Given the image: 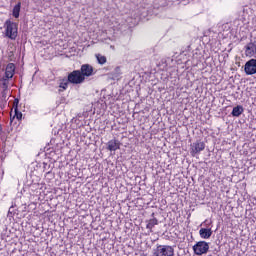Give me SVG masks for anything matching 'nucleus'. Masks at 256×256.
Masks as SVG:
<instances>
[{
	"label": "nucleus",
	"mask_w": 256,
	"mask_h": 256,
	"mask_svg": "<svg viewBox=\"0 0 256 256\" xmlns=\"http://www.w3.org/2000/svg\"><path fill=\"white\" fill-rule=\"evenodd\" d=\"M16 67L13 63H9L6 68L4 75H0V90L3 93H9L11 86V80L15 75Z\"/></svg>",
	"instance_id": "1"
},
{
	"label": "nucleus",
	"mask_w": 256,
	"mask_h": 256,
	"mask_svg": "<svg viewBox=\"0 0 256 256\" xmlns=\"http://www.w3.org/2000/svg\"><path fill=\"white\" fill-rule=\"evenodd\" d=\"M5 36L11 40H15L18 36V24L12 22V20H6L5 24Z\"/></svg>",
	"instance_id": "2"
},
{
	"label": "nucleus",
	"mask_w": 256,
	"mask_h": 256,
	"mask_svg": "<svg viewBox=\"0 0 256 256\" xmlns=\"http://www.w3.org/2000/svg\"><path fill=\"white\" fill-rule=\"evenodd\" d=\"M210 249L209 243L206 241H199L193 246L194 254L202 256L207 254Z\"/></svg>",
	"instance_id": "3"
},
{
	"label": "nucleus",
	"mask_w": 256,
	"mask_h": 256,
	"mask_svg": "<svg viewBox=\"0 0 256 256\" xmlns=\"http://www.w3.org/2000/svg\"><path fill=\"white\" fill-rule=\"evenodd\" d=\"M153 256H174V249L169 245H159Z\"/></svg>",
	"instance_id": "4"
},
{
	"label": "nucleus",
	"mask_w": 256,
	"mask_h": 256,
	"mask_svg": "<svg viewBox=\"0 0 256 256\" xmlns=\"http://www.w3.org/2000/svg\"><path fill=\"white\" fill-rule=\"evenodd\" d=\"M67 79L73 85H80L85 82L79 70L69 73Z\"/></svg>",
	"instance_id": "5"
},
{
	"label": "nucleus",
	"mask_w": 256,
	"mask_h": 256,
	"mask_svg": "<svg viewBox=\"0 0 256 256\" xmlns=\"http://www.w3.org/2000/svg\"><path fill=\"white\" fill-rule=\"evenodd\" d=\"M82 79L86 80V78H89L93 75H95L94 68L89 64H84L81 66V69L79 70Z\"/></svg>",
	"instance_id": "6"
},
{
	"label": "nucleus",
	"mask_w": 256,
	"mask_h": 256,
	"mask_svg": "<svg viewBox=\"0 0 256 256\" xmlns=\"http://www.w3.org/2000/svg\"><path fill=\"white\" fill-rule=\"evenodd\" d=\"M206 145L204 142L196 141L190 146V153L193 157L202 152L205 149Z\"/></svg>",
	"instance_id": "7"
},
{
	"label": "nucleus",
	"mask_w": 256,
	"mask_h": 256,
	"mask_svg": "<svg viewBox=\"0 0 256 256\" xmlns=\"http://www.w3.org/2000/svg\"><path fill=\"white\" fill-rule=\"evenodd\" d=\"M245 73L247 75H254L256 74V59H251L245 65Z\"/></svg>",
	"instance_id": "8"
},
{
	"label": "nucleus",
	"mask_w": 256,
	"mask_h": 256,
	"mask_svg": "<svg viewBox=\"0 0 256 256\" xmlns=\"http://www.w3.org/2000/svg\"><path fill=\"white\" fill-rule=\"evenodd\" d=\"M245 55L250 58L256 55V41L250 42L245 46Z\"/></svg>",
	"instance_id": "9"
},
{
	"label": "nucleus",
	"mask_w": 256,
	"mask_h": 256,
	"mask_svg": "<svg viewBox=\"0 0 256 256\" xmlns=\"http://www.w3.org/2000/svg\"><path fill=\"white\" fill-rule=\"evenodd\" d=\"M121 143L117 139H112L107 143V150L117 151L120 149Z\"/></svg>",
	"instance_id": "10"
},
{
	"label": "nucleus",
	"mask_w": 256,
	"mask_h": 256,
	"mask_svg": "<svg viewBox=\"0 0 256 256\" xmlns=\"http://www.w3.org/2000/svg\"><path fill=\"white\" fill-rule=\"evenodd\" d=\"M199 234L202 239H209L212 236L213 232L211 228H201Z\"/></svg>",
	"instance_id": "11"
},
{
	"label": "nucleus",
	"mask_w": 256,
	"mask_h": 256,
	"mask_svg": "<svg viewBox=\"0 0 256 256\" xmlns=\"http://www.w3.org/2000/svg\"><path fill=\"white\" fill-rule=\"evenodd\" d=\"M70 84L69 79L67 78H63L60 80V84H59V92H64L67 90L68 85Z\"/></svg>",
	"instance_id": "12"
},
{
	"label": "nucleus",
	"mask_w": 256,
	"mask_h": 256,
	"mask_svg": "<svg viewBox=\"0 0 256 256\" xmlns=\"http://www.w3.org/2000/svg\"><path fill=\"white\" fill-rule=\"evenodd\" d=\"M7 96L8 92H1V97H0V108L4 109L7 105Z\"/></svg>",
	"instance_id": "13"
},
{
	"label": "nucleus",
	"mask_w": 256,
	"mask_h": 256,
	"mask_svg": "<svg viewBox=\"0 0 256 256\" xmlns=\"http://www.w3.org/2000/svg\"><path fill=\"white\" fill-rule=\"evenodd\" d=\"M158 225V220L157 218H153L147 221L146 228L150 230V233L153 232V228Z\"/></svg>",
	"instance_id": "14"
},
{
	"label": "nucleus",
	"mask_w": 256,
	"mask_h": 256,
	"mask_svg": "<svg viewBox=\"0 0 256 256\" xmlns=\"http://www.w3.org/2000/svg\"><path fill=\"white\" fill-rule=\"evenodd\" d=\"M244 112V108L242 106H237V107H234L233 111H232V115L234 117H239L243 114Z\"/></svg>",
	"instance_id": "15"
},
{
	"label": "nucleus",
	"mask_w": 256,
	"mask_h": 256,
	"mask_svg": "<svg viewBox=\"0 0 256 256\" xmlns=\"http://www.w3.org/2000/svg\"><path fill=\"white\" fill-rule=\"evenodd\" d=\"M20 10H21V2H18L17 5L14 6L12 15L14 18L18 19L20 15Z\"/></svg>",
	"instance_id": "16"
},
{
	"label": "nucleus",
	"mask_w": 256,
	"mask_h": 256,
	"mask_svg": "<svg viewBox=\"0 0 256 256\" xmlns=\"http://www.w3.org/2000/svg\"><path fill=\"white\" fill-rule=\"evenodd\" d=\"M95 57L100 65L106 64L107 58L105 56H102L101 54H96Z\"/></svg>",
	"instance_id": "17"
},
{
	"label": "nucleus",
	"mask_w": 256,
	"mask_h": 256,
	"mask_svg": "<svg viewBox=\"0 0 256 256\" xmlns=\"http://www.w3.org/2000/svg\"><path fill=\"white\" fill-rule=\"evenodd\" d=\"M15 114L13 118H17V120H21L22 119V113L18 111V109L14 110Z\"/></svg>",
	"instance_id": "18"
},
{
	"label": "nucleus",
	"mask_w": 256,
	"mask_h": 256,
	"mask_svg": "<svg viewBox=\"0 0 256 256\" xmlns=\"http://www.w3.org/2000/svg\"><path fill=\"white\" fill-rule=\"evenodd\" d=\"M18 104H19V100L15 99L14 102H13V109L14 110H18Z\"/></svg>",
	"instance_id": "19"
},
{
	"label": "nucleus",
	"mask_w": 256,
	"mask_h": 256,
	"mask_svg": "<svg viewBox=\"0 0 256 256\" xmlns=\"http://www.w3.org/2000/svg\"><path fill=\"white\" fill-rule=\"evenodd\" d=\"M2 132H3V128H2V125L0 123V136H1Z\"/></svg>",
	"instance_id": "20"
},
{
	"label": "nucleus",
	"mask_w": 256,
	"mask_h": 256,
	"mask_svg": "<svg viewBox=\"0 0 256 256\" xmlns=\"http://www.w3.org/2000/svg\"><path fill=\"white\" fill-rule=\"evenodd\" d=\"M140 256H147V254H144V253H143V254H141Z\"/></svg>",
	"instance_id": "21"
}]
</instances>
